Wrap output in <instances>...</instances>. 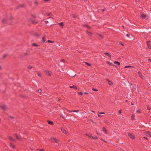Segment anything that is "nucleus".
<instances>
[{
    "instance_id": "obj_1",
    "label": "nucleus",
    "mask_w": 151,
    "mask_h": 151,
    "mask_svg": "<svg viewBox=\"0 0 151 151\" xmlns=\"http://www.w3.org/2000/svg\"><path fill=\"white\" fill-rule=\"evenodd\" d=\"M68 75L70 76H71L72 77H74L75 76H76V74H75L72 71H70L68 72Z\"/></svg>"
},
{
    "instance_id": "obj_2",
    "label": "nucleus",
    "mask_w": 151,
    "mask_h": 151,
    "mask_svg": "<svg viewBox=\"0 0 151 151\" xmlns=\"http://www.w3.org/2000/svg\"><path fill=\"white\" fill-rule=\"evenodd\" d=\"M51 140V142H54L55 143H57L59 141V140L57 139L56 138L54 137L52 138Z\"/></svg>"
},
{
    "instance_id": "obj_3",
    "label": "nucleus",
    "mask_w": 151,
    "mask_h": 151,
    "mask_svg": "<svg viewBox=\"0 0 151 151\" xmlns=\"http://www.w3.org/2000/svg\"><path fill=\"white\" fill-rule=\"evenodd\" d=\"M128 135L132 139H134L135 138L134 135L132 133H129L128 134Z\"/></svg>"
},
{
    "instance_id": "obj_4",
    "label": "nucleus",
    "mask_w": 151,
    "mask_h": 151,
    "mask_svg": "<svg viewBox=\"0 0 151 151\" xmlns=\"http://www.w3.org/2000/svg\"><path fill=\"white\" fill-rule=\"evenodd\" d=\"M25 6V4H20V5H18V6H16V9H19V8H20V7H24Z\"/></svg>"
},
{
    "instance_id": "obj_5",
    "label": "nucleus",
    "mask_w": 151,
    "mask_h": 151,
    "mask_svg": "<svg viewBox=\"0 0 151 151\" xmlns=\"http://www.w3.org/2000/svg\"><path fill=\"white\" fill-rule=\"evenodd\" d=\"M0 107L1 108V109L3 110L4 111L8 109V108H7L6 106L5 105H4L3 106H1Z\"/></svg>"
},
{
    "instance_id": "obj_6",
    "label": "nucleus",
    "mask_w": 151,
    "mask_h": 151,
    "mask_svg": "<svg viewBox=\"0 0 151 151\" xmlns=\"http://www.w3.org/2000/svg\"><path fill=\"white\" fill-rule=\"evenodd\" d=\"M61 129L62 131L65 134H67L68 132L63 127H61Z\"/></svg>"
},
{
    "instance_id": "obj_7",
    "label": "nucleus",
    "mask_w": 151,
    "mask_h": 151,
    "mask_svg": "<svg viewBox=\"0 0 151 151\" xmlns=\"http://www.w3.org/2000/svg\"><path fill=\"white\" fill-rule=\"evenodd\" d=\"M45 74L47 76H50L51 74V73L50 71H49L47 70H45Z\"/></svg>"
},
{
    "instance_id": "obj_8",
    "label": "nucleus",
    "mask_w": 151,
    "mask_h": 151,
    "mask_svg": "<svg viewBox=\"0 0 151 151\" xmlns=\"http://www.w3.org/2000/svg\"><path fill=\"white\" fill-rule=\"evenodd\" d=\"M14 135L15 136V137L17 139L19 140H21V138L20 137L17 135L16 134H14Z\"/></svg>"
},
{
    "instance_id": "obj_9",
    "label": "nucleus",
    "mask_w": 151,
    "mask_h": 151,
    "mask_svg": "<svg viewBox=\"0 0 151 151\" xmlns=\"http://www.w3.org/2000/svg\"><path fill=\"white\" fill-rule=\"evenodd\" d=\"M30 21L31 22V23L34 24H36L38 23V21H35V20H32L31 19L30 20Z\"/></svg>"
},
{
    "instance_id": "obj_10",
    "label": "nucleus",
    "mask_w": 151,
    "mask_h": 151,
    "mask_svg": "<svg viewBox=\"0 0 151 151\" xmlns=\"http://www.w3.org/2000/svg\"><path fill=\"white\" fill-rule=\"evenodd\" d=\"M106 63L109 64L110 65H113V66H114L115 67H116V65H115L113 64L112 63H110V62L107 61L106 62Z\"/></svg>"
},
{
    "instance_id": "obj_11",
    "label": "nucleus",
    "mask_w": 151,
    "mask_h": 151,
    "mask_svg": "<svg viewBox=\"0 0 151 151\" xmlns=\"http://www.w3.org/2000/svg\"><path fill=\"white\" fill-rule=\"evenodd\" d=\"M45 36H44L42 38V43H44L45 41Z\"/></svg>"
},
{
    "instance_id": "obj_12",
    "label": "nucleus",
    "mask_w": 151,
    "mask_h": 151,
    "mask_svg": "<svg viewBox=\"0 0 151 151\" xmlns=\"http://www.w3.org/2000/svg\"><path fill=\"white\" fill-rule=\"evenodd\" d=\"M86 34H88V35L90 36H92V34L91 33L88 32V31H86Z\"/></svg>"
},
{
    "instance_id": "obj_13",
    "label": "nucleus",
    "mask_w": 151,
    "mask_h": 151,
    "mask_svg": "<svg viewBox=\"0 0 151 151\" xmlns=\"http://www.w3.org/2000/svg\"><path fill=\"white\" fill-rule=\"evenodd\" d=\"M27 52L24 53L23 54L25 56H27L29 55L30 51L29 50H28L27 51Z\"/></svg>"
},
{
    "instance_id": "obj_14",
    "label": "nucleus",
    "mask_w": 151,
    "mask_h": 151,
    "mask_svg": "<svg viewBox=\"0 0 151 151\" xmlns=\"http://www.w3.org/2000/svg\"><path fill=\"white\" fill-rule=\"evenodd\" d=\"M147 16V15L146 14L144 15L143 14H142L141 15V17L142 18V19H145V18Z\"/></svg>"
},
{
    "instance_id": "obj_15",
    "label": "nucleus",
    "mask_w": 151,
    "mask_h": 151,
    "mask_svg": "<svg viewBox=\"0 0 151 151\" xmlns=\"http://www.w3.org/2000/svg\"><path fill=\"white\" fill-rule=\"evenodd\" d=\"M69 87L70 88H73L75 89H77V87L75 85H73L72 86H70Z\"/></svg>"
},
{
    "instance_id": "obj_16",
    "label": "nucleus",
    "mask_w": 151,
    "mask_h": 151,
    "mask_svg": "<svg viewBox=\"0 0 151 151\" xmlns=\"http://www.w3.org/2000/svg\"><path fill=\"white\" fill-rule=\"evenodd\" d=\"M83 27H86L88 29H90L91 27L90 26L88 25L87 24H84L83 25Z\"/></svg>"
},
{
    "instance_id": "obj_17",
    "label": "nucleus",
    "mask_w": 151,
    "mask_h": 151,
    "mask_svg": "<svg viewBox=\"0 0 151 151\" xmlns=\"http://www.w3.org/2000/svg\"><path fill=\"white\" fill-rule=\"evenodd\" d=\"M47 122L50 125H52L53 124V123L52 122H51L49 120H47Z\"/></svg>"
},
{
    "instance_id": "obj_18",
    "label": "nucleus",
    "mask_w": 151,
    "mask_h": 151,
    "mask_svg": "<svg viewBox=\"0 0 151 151\" xmlns=\"http://www.w3.org/2000/svg\"><path fill=\"white\" fill-rule=\"evenodd\" d=\"M138 74H139V76L141 77V78L142 79H143L142 75V73H141L140 72H138Z\"/></svg>"
},
{
    "instance_id": "obj_19",
    "label": "nucleus",
    "mask_w": 151,
    "mask_h": 151,
    "mask_svg": "<svg viewBox=\"0 0 151 151\" xmlns=\"http://www.w3.org/2000/svg\"><path fill=\"white\" fill-rule=\"evenodd\" d=\"M107 81H108V83L110 85H112L113 84V83L111 81L109 80L108 79H107Z\"/></svg>"
},
{
    "instance_id": "obj_20",
    "label": "nucleus",
    "mask_w": 151,
    "mask_h": 151,
    "mask_svg": "<svg viewBox=\"0 0 151 151\" xmlns=\"http://www.w3.org/2000/svg\"><path fill=\"white\" fill-rule=\"evenodd\" d=\"M9 139H10V140L12 141H14L15 139L13 138L11 136H10L9 137Z\"/></svg>"
},
{
    "instance_id": "obj_21",
    "label": "nucleus",
    "mask_w": 151,
    "mask_h": 151,
    "mask_svg": "<svg viewBox=\"0 0 151 151\" xmlns=\"http://www.w3.org/2000/svg\"><path fill=\"white\" fill-rule=\"evenodd\" d=\"M10 146L13 149H14L15 148V146L12 143L10 144Z\"/></svg>"
},
{
    "instance_id": "obj_22",
    "label": "nucleus",
    "mask_w": 151,
    "mask_h": 151,
    "mask_svg": "<svg viewBox=\"0 0 151 151\" xmlns=\"http://www.w3.org/2000/svg\"><path fill=\"white\" fill-rule=\"evenodd\" d=\"M102 130L105 133H107V132H106V128L104 127H103V129H102Z\"/></svg>"
},
{
    "instance_id": "obj_23",
    "label": "nucleus",
    "mask_w": 151,
    "mask_h": 151,
    "mask_svg": "<svg viewBox=\"0 0 151 151\" xmlns=\"http://www.w3.org/2000/svg\"><path fill=\"white\" fill-rule=\"evenodd\" d=\"M146 132L147 133V136L149 137H150L151 135V132H150L147 131Z\"/></svg>"
},
{
    "instance_id": "obj_24",
    "label": "nucleus",
    "mask_w": 151,
    "mask_h": 151,
    "mask_svg": "<svg viewBox=\"0 0 151 151\" xmlns=\"http://www.w3.org/2000/svg\"><path fill=\"white\" fill-rule=\"evenodd\" d=\"M62 28H63L64 24L63 22H61L58 24Z\"/></svg>"
},
{
    "instance_id": "obj_25",
    "label": "nucleus",
    "mask_w": 151,
    "mask_h": 151,
    "mask_svg": "<svg viewBox=\"0 0 151 151\" xmlns=\"http://www.w3.org/2000/svg\"><path fill=\"white\" fill-rule=\"evenodd\" d=\"M105 55H106L108 57H110L111 55H110L109 53V52H105L104 53Z\"/></svg>"
},
{
    "instance_id": "obj_26",
    "label": "nucleus",
    "mask_w": 151,
    "mask_h": 151,
    "mask_svg": "<svg viewBox=\"0 0 151 151\" xmlns=\"http://www.w3.org/2000/svg\"><path fill=\"white\" fill-rule=\"evenodd\" d=\"M114 63L118 65H119L120 64V63L118 61H114Z\"/></svg>"
},
{
    "instance_id": "obj_27",
    "label": "nucleus",
    "mask_w": 151,
    "mask_h": 151,
    "mask_svg": "<svg viewBox=\"0 0 151 151\" xmlns=\"http://www.w3.org/2000/svg\"><path fill=\"white\" fill-rule=\"evenodd\" d=\"M85 63L86 65L89 66H91V65L88 63L87 62H85Z\"/></svg>"
},
{
    "instance_id": "obj_28",
    "label": "nucleus",
    "mask_w": 151,
    "mask_h": 151,
    "mask_svg": "<svg viewBox=\"0 0 151 151\" xmlns=\"http://www.w3.org/2000/svg\"><path fill=\"white\" fill-rule=\"evenodd\" d=\"M52 14V13L50 12L49 13H45V15L46 16H50V15Z\"/></svg>"
},
{
    "instance_id": "obj_29",
    "label": "nucleus",
    "mask_w": 151,
    "mask_h": 151,
    "mask_svg": "<svg viewBox=\"0 0 151 151\" xmlns=\"http://www.w3.org/2000/svg\"><path fill=\"white\" fill-rule=\"evenodd\" d=\"M32 46H38L39 45H37L36 43H33L32 44Z\"/></svg>"
},
{
    "instance_id": "obj_30",
    "label": "nucleus",
    "mask_w": 151,
    "mask_h": 151,
    "mask_svg": "<svg viewBox=\"0 0 151 151\" xmlns=\"http://www.w3.org/2000/svg\"><path fill=\"white\" fill-rule=\"evenodd\" d=\"M79 111L78 110H72L70 111V112H79Z\"/></svg>"
},
{
    "instance_id": "obj_31",
    "label": "nucleus",
    "mask_w": 151,
    "mask_h": 151,
    "mask_svg": "<svg viewBox=\"0 0 151 151\" xmlns=\"http://www.w3.org/2000/svg\"><path fill=\"white\" fill-rule=\"evenodd\" d=\"M131 119L132 120H134L135 119V116H134L133 114L131 117Z\"/></svg>"
},
{
    "instance_id": "obj_32",
    "label": "nucleus",
    "mask_w": 151,
    "mask_h": 151,
    "mask_svg": "<svg viewBox=\"0 0 151 151\" xmlns=\"http://www.w3.org/2000/svg\"><path fill=\"white\" fill-rule=\"evenodd\" d=\"M23 58V55H21L19 56V58L20 59H22Z\"/></svg>"
},
{
    "instance_id": "obj_33",
    "label": "nucleus",
    "mask_w": 151,
    "mask_h": 151,
    "mask_svg": "<svg viewBox=\"0 0 151 151\" xmlns=\"http://www.w3.org/2000/svg\"><path fill=\"white\" fill-rule=\"evenodd\" d=\"M137 112L139 113H142L140 109H138L137 111Z\"/></svg>"
},
{
    "instance_id": "obj_34",
    "label": "nucleus",
    "mask_w": 151,
    "mask_h": 151,
    "mask_svg": "<svg viewBox=\"0 0 151 151\" xmlns=\"http://www.w3.org/2000/svg\"><path fill=\"white\" fill-rule=\"evenodd\" d=\"M72 16L74 18H76L77 17V15L75 14H73Z\"/></svg>"
},
{
    "instance_id": "obj_35",
    "label": "nucleus",
    "mask_w": 151,
    "mask_h": 151,
    "mask_svg": "<svg viewBox=\"0 0 151 151\" xmlns=\"http://www.w3.org/2000/svg\"><path fill=\"white\" fill-rule=\"evenodd\" d=\"M6 20L5 19H2V22L4 24V23L6 22Z\"/></svg>"
},
{
    "instance_id": "obj_36",
    "label": "nucleus",
    "mask_w": 151,
    "mask_h": 151,
    "mask_svg": "<svg viewBox=\"0 0 151 151\" xmlns=\"http://www.w3.org/2000/svg\"><path fill=\"white\" fill-rule=\"evenodd\" d=\"M27 68L29 69H31L32 68V66L31 65H29L27 67Z\"/></svg>"
},
{
    "instance_id": "obj_37",
    "label": "nucleus",
    "mask_w": 151,
    "mask_h": 151,
    "mask_svg": "<svg viewBox=\"0 0 151 151\" xmlns=\"http://www.w3.org/2000/svg\"><path fill=\"white\" fill-rule=\"evenodd\" d=\"M92 89L93 91H98V90L96 89H95L94 88H92Z\"/></svg>"
},
{
    "instance_id": "obj_38",
    "label": "nucleus",
    "mask_w": 151,
    "mask_h": 151,
    "mask_svg": "<svg viewBox=\"0 0 151 151\" xmlns=\"http://www.w3.org/2000/svg\"><path fill=\"white\" fill-rule=\"evenodd\" d=\"M47 42H50V43H53L54 42V41H51L50 40H47Z\"/></svg>"
},
{
    "instance_id": "obj_39",
    "label": "nucleus",
    "mask_w": 151,
    "mask_h": 151,
    "mask_svg": "<svg viewBox=\"0 0 151 151\" xmlns=\"http://www.w3.org/2000/svg\"><path fill=\"white\" fill-rule=\"evenodd\" d=\"M37 91L38 92V93H40L42 92V90L41 89H39L37 90Z\"/></svg>"
},
{
    "instance_id": "obj_40",
    "label": "nucleus",
    "mask_w": 151,
    "mask_h": 151,
    "mask_svg": "<svg viewBox=\"0 0 151 151\" xmlns=\"http://www.w3.org/2000/svg\"><path fill=\"white\" fill-rule=\"evenodd\" d=\"M7 56V55L6 54H5V55H4L3 56V58H5Z\"/></svg>"
},
{
    "instance_id": "obj_41",
    "label": "nucleus",
    "mask_w": 151,
    "mask_h": 151,
    "mask_svg": "<svg viewBox=\"0 0 151 151\" xmlns=\"http://www.w3.org/2000/svg\"><path fill=\"white\" fill-rule=\"evenodd\" d=\"M89 137L92 139H94V137L91 135H90Z\"/></svg>"
},
{
    "instance_id": "obj_42",
    "label": "nucleus",
    "mask_w": 151,
    "mask_h": 151,
    "mask_svg": "<svg viewBox=\"0 0 151 151\" xmlns=\"http://www.w3.org/2000/svg\"><path fill=\"white\" fill-rule=\"evenodd\" d=\"M78 94H79V95H82L83 94V93L82 92H78Z\"/></svg>"
},
{
    "instance_id": "obj_43",
    "label": "nucleus",
    "mask_w": 151,
    "mask_h": 151,
    "mask_svg": "<svg viewBox=\"0 0 151 151\" xmlns=\"http://www.w3.org/2000/svg\"><path fill=\"white\" fill-rule=\"evenodd\" d=\"M121 43H122L121 42H117V44L118 45H121Z\"/></svg>"
},
{
    "instance_id": "obj_44",
    "label": "nucleus",
    "mask_w": 151,
    "mask_h": 151,
    "mask_svg": "<svg viewBox=\"0 0 151 151\" xmlns=\"http://www.w3.org/2000/svg\"><path fill=\"white\" fill-rule=\"evenodd\" d=\"M60 61L64 63L65 62V60L64 59H62L60 60Z\"/></svg>"
},
{
    "instance_id": "obj_45",
    "label": "nucleus",
    "mask_w": 151,
    "mask_h": 151,
    "mask_svg": "<svg viewBox=\"0 0 151 151\" xmlns=\"http://www.w3.org/2000/svg\"><path fill=\"white\" fill-rule=\"evenodd\" d=\"M131 67H132V66H129V65H128V66H125V68H127Z\"/></svg>"
},
{
    "instance_id": "obj_46",
    "label": "nucleus",
    "mask_w": 151,
    "mask_h": 151,
    "mask_svg": "<svg viewBox=\"0 0 151 151\" xmlns=\"http://www.w3.org/2000/svg\"><path fill=\"white\" fill-rule=\"evenodd\" d=\"M148 48L150 49H151V46L150 45L148 46Z\"/></svg>"
},
{
    "instance_id": "obj_47",
    "label": "nucleus",
    "mask_w": 151,
    "mask_h": 151,
    "mask_svg": "<svg viewBox=\"0 0 151 151\" xmlns=\"http://www.w3.org/2000/svg\"><path fill=\"white\" fill-rule=\"evenodd\" d=\"M31 16L34 18H36V17L35 16L33 15V14H31Z\"/></svg>"
},
{
    "instance_id": "obj_48",
    "label": "nucleus",
    "mask_w": 151,
    "mask_h": 151,
    "mask_svg": "<svg viewBox=\"0 0 151 151\" xmlns=\"http://www.w3.org/2000/svg\"><path fill=\"white\" fill-rule=\"evenodd\" d=\"M147 109L148 110H150V108L149 106H148L147 107Z\"/></svg>"
},
{
    "instance_id": "obj_49",
    "label": "nucleus",
    "mask_w": 151,
    "mask_h": 151,
    "mask_svg": "<svg viewBox=\"0 0 151 151\" xmlns=\"http://www.w3.org/2000/svg\"><path fill=\"white\" fill-rule=\"evenodd\" d=\"M9 117L11 118V119H14V117L13 116H9Z\"/></svg>"
},
{
    "instance_id": "obj_50",
    "label": "nucleus",
    "mask_w": 151,
    "mask_h": 151,
    "mask_svg": "<svg viewBox=\"0 0 151 151\" xmlns=\"http://www.w3.org/2000/svg\"><path fill=\"white\" fill-rule=\"evenodd\" d=\"M150 41H147V46H148V45H150L149 43L150 42Z\"/></svg>"
},
{
    "instance_id": "obj_51",
    "label": "nucleus",
    "mask_w": 151,
    "mask_h": 151,
    "mask_svg": "<svg viewBox=\"0 0 151 151\" xmlns=\"http://www.w3.org/2000/svg\"><path fill=\"white\" fill-rule=\"evenodd\" d=\"M45 23H46V24H47L49 22L48 21H47V20H45Z\"/></svg>"
},
{
    "instance_id": "obj_52",
    "label": "nucleus",
    "mask_w": 151,
    "mask_h": 151,
    "mask_svg": "<svg viewBox=\"0 0 151 151\" xmlns=\"http://www.w3.org/2000/svg\"><path fill=\"white\" fill-rule=\"evenodd\" d=\"M98 139V137L97 136H96L95 137H94V139Z\"/></svg>"
},
{
    "instance_id": "obj_53",
    "label": "nucleus",
    "mask_w": 151,
    "mask_h": 151,
    "mask_svg": "<svg viewBox=\"0 0 151 151\" xmlns=\"http://www.w3.org/2000/svg\"><path fill=\"white\" fill-rule=\"evenodd\" d=\"M105 10V9H102L101 10V11L102 12H104V11Z\"/></svg>"
},
{
    "instance_id": "obj_54",
    "label": "nucleus",
    "mask_w": 151,
    "mask_h": 151,
    "mask_svg": "<svg viewBox=\"0 0 151 151\" xmlns=\"http://www.w3.org/2000/svg\"><path fill=\"white\" fill-rule=\"evenodd\" d=\"M35 35L37 36V37H38L39 36V34H36Z\"/></svg>"
},
{
    "instance_id": "obj_55",
    "label": "nucleus",
    "mask_w": 151,
    "mask_h": 151,
    "mask_svg": "<svg viewBox=\"0 0 151 151\" xmlns=\"http://www.w3.org/2000/svg\"><path fill=\"white\" fill-rule=\"evenodd\" d=\"M119 114H121L122 113V110H120L119 111Z\"/></svg>"
},
{
    "instance_id": "obj_56",
    "label": "nucleus",
    "mask_w": 151,
    "mask_h": 151,
    "mask_svg": "<svg viewBox=\"0 0 151 151\" xmlns=\"http://www.w3.org/2000/svg\"><path fill=\"white\" fill-rule=\"evenodd\" d=\"M84 94H88V92H84Z\"/></svg>"
},
{
    "instance_id": "obj_57",
    "label": "nucleus",
    "mask_w": 151,
    "mask_h": 151,
    "mask_svg": "<svg viewBox=\"0 0 151 151\" xmlns=\"http://www.w3.org/2000/svg\"><path fill=\"white\" fill-rule=\"evenodd\" d=\"M60 117H62V118H63L64 119H65L64 118V117H63V116H60Z\"/></svg>"
},
{
    "instance_id": "obj_58",
    "label": "nucleus",
    "mask_w": 151,
    "mask_h": 151,
    "mask_svg": "<svg viewBox=\"0 0 151 151\" xmlns=\"http://www.w3.org/2000/svg\"><path fill=\"white\" fill-rule=\"evenodd\" d=\"M35 4H38V2L37 1H35Z\"/></svg>"
},
{
    "instance_id": "obj_59",
    "label": "nucleus",
    "mask_w": 151,
    "mask_h": 151,
    "mask_svg": "<svg viewBox=\"0 0 151 151\" xmlns=\"http://www.w3.org/2000/svg\"><path fill=\"white\" fill-rule=\"evenodd\" d=\"M148 60H149L150 62H151V59L149 58L148 59Z\"/></svg>"
},
{
    "instance_id": "obj_60",
    "label": "nucleus",
    "mask_w": 151,
    "mask_h": 151,
    "mask_svg": "<svg viewBox=\"0 0 151 151\" xmlns=\"http://www.w3.org/2000/svg\"><path fill=\"white\" fill-rule=\"evenodd\" d=\"M51 0H44V1H50Z\"/></svg>"
},
{
    "instance_id": "obj_61",
    "label": "nucleus",
    "mask_w": 151,
    "mask_h": 151,
    "mask_svg": "<svg viewBox=\"0 0 151 151\" xmlns=\"http://www.w3.org/2000/svg\"><path fill=\"white\" fill-rule=\"evenodd\" d=\"M126 36H127V37H129V34H127L126 35Z\"/></svg>"
},
{
    "instance_id": "obj_62",
    "label": "nucleus",
    "mask_w": 151,
    "mask_h": 151,
    "mask_svg": "<svg viewBox=\"0 0 151 151\" xmlns=\"http://www.w3.org/2000/svg\"><path fill=\"white\" fill-rule=\"evenodd\" d=\"M98 116L99 117H101L102 116L100 115H99V114L98 115Z\"/></svg>"
},
{
    "instance_id": "obj_63",
    "label": "nucleus",
    "mask_w": 151,
    "mask_h": 151,
    "mask_svg": "<svg viewBox=\"0 0 151 151\" xmlns=\"http://www.w3.org/2000/svg\"><path fill=\"white\" fill-rule=\"evenodd\" d=\"M38 76H41V74L40 73H38Z\"/></svg>"
},
{
    "instance_id": "obj_64",
    "label": "nucleus",
    "mask_w": 151,
    "mask_h": 151,
    "mask_svg": "<svg viewBox=\"0 0 151 151\" xmlns=\"http://www.w3.org/2000/svg\"><path fill=\"white\" fill-rule=\"evenodd\" d=\"M40 150V151H44V150L43 149Z\"/></svg>"
}]
</instances>
